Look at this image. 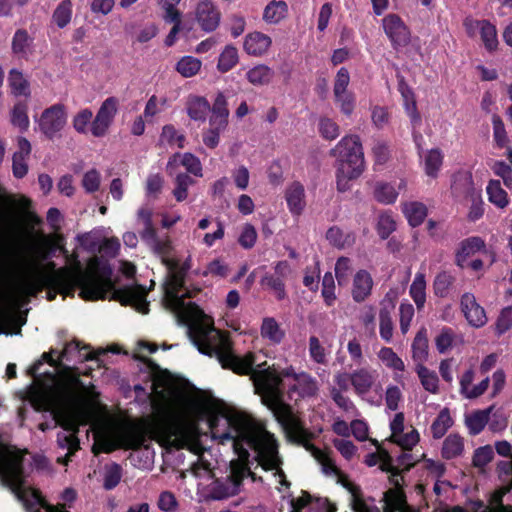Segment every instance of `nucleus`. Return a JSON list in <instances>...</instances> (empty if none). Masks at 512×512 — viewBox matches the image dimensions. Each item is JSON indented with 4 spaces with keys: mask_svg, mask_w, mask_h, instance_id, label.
I'll list each match as a JSON object with an SVG mask.
<instances>
[{
    "mask_svg": "<svg viewBox=\"0 0 512 512\" xmlns=\"http://www.w3.org/2000/svg\"><path fill=\"white\" fill-rule=\"evenodd\" d=\"M46 269L48 272H38L36 277L24 278L20 282L18 290L27 298L26 302L29 297L40 293L44 286L58 287L60 294L68 297H74L76 288H79V296L85 301L105 300L108 293L112 292V299L121 305L133 306L143 314L149 311L146 288L139 284L116 288L111 265L98 257L89 260L86 270L82 269L79 262L75 267L56 268L54 261H48Z\"/></svg>",
    "mask_w": 512,
    "mask_h": 512,
    "instance_id": "obj_1",
    "label": "nucleus"
},
{
    "mask_svg": "<svg viewBox=\"0 0 512 512\" xmlns=\"http://www.w3.org/2000/svg\"><path fill=\"white\" fill-rule=\"evenodd\" d=\"M212 439L219 444L232 443L238 456L230 462L228 479L239 489L249 471L250 453L244 447L247 444L255 453V461L265 470L278 469L282 464L279 456V444L274 434L267 431L265 425L252 415L238 410L226 414H213L208 419Z\"/></svg>",
    "mask_w": 512,
    "mask_h": 512,
    "instance_id": "obj_2",
    "label": "nucleus"
},
{
    "mask_svg": "<svg viewBox=\"0 0 512 512\" xmlns=\"http://www.w3.org/2000/svg\"><path fill=\"white\" fill-rule=\"evenodd\" d=\"M191 334L199 352L215 357L222 368L238 375L251 374L256 392L261 396L263 404L273 413L277 422L293 413L292 407L284 402L283 380L274 365L254 369L255 354L248 352L244 356L236 355L228 332L221 330L209 332L202 326H195L191 328Z\"/></svg>",
    "mask_w": 512,
    "mask_h": 512,
    "instance_id": "obj_3",
    "label": "nucleus"
},
{
    "mask_svg": "<svg viewBox=\"0 0 512 512\" xmlns=\"http://www.w3.org/2000/svg\"><path fill=\"white\" fill-rule=\"evenodd\" d=\"M194 423L181 417L163 412L157 415L148 426L130 425L118 435L117 447L124 450H139L149 439L161 440L176 449L185 448L196 432ZM116 449L112 444H105L103 451L111 453Z\"/></svg>",
    "mask_w": 512,
    "mask_h": 512,
    "instance_id": "obj_4",
    "label": "nucleus"
},
{
    "mask_svg": "<svg viewBox=\"0 0 512 512\" xmlns=\"http://www.w3.org/2000/svg\"><path fill=\"white\" fill-rule=\"evenodd\" d=\"M0 482L22 502L28 512H67L62 504L51 505L37 489L26 486L23 454L11 446L0 444Z\"/></svg>",
    "mask_w": 512,
    "mask_h": 512,
    "instance_id": "obj_5",
    "label": "nucleus"
},
{
    "mask_svg": "<svg viewBox=\"0 0 512 512\" xmlns=\"http://www.w3.org/2000/svg\"><path fill=\"white\" fill-rule=\"evenodd\" d=\"M165 266L168 270L164 296L165 307L174 313L178 323L188 327V336L194 344V338L191 334L192 327L202 326L209 332L217 329L202 322L205 314L196 303H185V298H192L193 295L188 291L180 294L185 290L187 273L177 267V259L165 261Z\"/></svg>",
    "mask_w": 512,
    "mask_h": 512,
    "instance_id": "obj_6",
    "label": "nucleus"
},
{
    "mask_svg": "<svg viewBox=\"0 0 512 512\" xmlns=\"http://www.w3.org/2000/svg\"><path fill=\"white\" fill-rule=\"evenodd\" d=\"M65 398V391L54 386L32 387L28 391V400L35 411L50 412L55 421V426L62 427L64 431L78 434V419L76 415L63 407Z\"/></svg>",
    "mask_w": 512,
    "mask_h": 512,
    "instance_id": "obj_7",
    "label": "nucleus"
},
{
    "mask_svg": "<svg viewBox=\"0 0 512 512\" xmlns=\"http://www.w3.org/2000/svg\"><path fill=\"white\" fill-rule=\"evenodd\" d=\"M330 155L337 159L338 165L350 168L365 169L363 147L358 135L344 136L330 150Z\"/></svg>",
    "mask_w": 512,
    "mask_h": 512,
    "instance_id": "obj_8",
    "label": "nucleus"
},
{
    "mask_svg": "<svg viewBox=\"0 0 512 512\" xmlns=\"http://www.w3.org/2000/svg\"><path fill=\"white\" fill-rule=\"evenodd\" d=\"M119 99L115 96L107 97L100 105L95 118L91 123V134L94 137H104L118 113Z\"/></svg>",
    "mask_w": 512,
    "mask_h": 512,
    "instance_id": "obj_9",
    "label": "nucleus"
},
{
    "mask_svg": "<svg viewBox=\"0 0 512 512\" xmlns=\"http://www.w3.org/2000/svg\"><path fill=\"white\" fill-rule=\"evenodd\" d=\"M278 423L283 428L287 438L308 452H318V447L311 442L312 434L304 427L302 421L294 413L281 419Z\"/></svg>",
    "mask_w": 512,
    "mask_h": 512,
    "instance_id": "obj_10",
    "label": "nucleus"
},
{
    "mask_svg": "<svg viewBox=\"0 0 512 512\" xmlns=\"http://www.w3.org/2000/svg\"><path fill=\"white\" fill-rule=\"evenodd\" d=\"M66 121L65 106L61 103H56L42 112L39 119V128L51 140L64 128Z\"/></svg>",
    "mask_w": 512,
    "mask_h": 512,
    "instance_id": "obj_11",
    "label": "nucleus"
},
{
    "mask_svg": "<svg viewBox=\"0 0 512 512\" xmlns=\"http://www.w3.org/2000/svg\"><path fill=\"white\" fill-rule=\"evenodd\" d=\"M382 25L394 49L405 47L410 43V30L399 15L394 13L386 15L382 19Z\"/></svg>",
    "mask_w": 512,
    "mask_h": 512,
    "instance_id": "obj_12",
    "label": "nucleus"
},
{
    "mask_svg": "<svg viewBox=\"0 0 512 512\" xmlns=\"http://www.w3.org/2000/svg\"><path fill=\"white\" fill-rule=\"evenodd\" d=\"M461 311L469 325L481 328L487 323V316L484 308L480 306L472 293H464L460 300Z\"/></svg>",
    "mask_w": 512,
    "mask_h": 512,
    "instance_id": "obj_13",
    "label": "nucleus"
},
{
    "mask_svg": "<svg viewBox=\"0 0 512 512\" xmlns=\"http://www.w3.org/2000/svg\"><path fill=\"white\" fill-rule=\"evenodd\" d=\"M107 350L98 349L97 351H92V347L89 344H82L78 340H73L67 343L60 354V359L65 361H71L72 355L77 354L80 361H97L101 362L100 357L105 355Z\"/></svg>",
    "mask_w": 512,
    "mask_h": 512,
    "instance_id": "obj_14",
    "label": "nucleus"
},
{
    "mask_svg": "<svg viewBox=\"0 0 512 512\" xmlns=\"http://www.w3.org/2000/svg\"><path fill=\"white\" fill-rule=\"evenodd\" d=\"M220 11L209 0H204L198 3L196 8V20L202 30L206 32L214 31L220 23Z\"/></svg>",
    "mask_w": 512,
    "mask_h": 512,
    "instance_id": "obj_15",
    "label": "nucleus"
},
{
    "mask_svg": "<svg viewBox=\"0 0 512 512\" xmlns=\"http://www.w3.org/2000/svg\"><path fill=\"white\" fill-rule=\"evenodd\" d=\"M479 192L481 190L475 188L470 172L461 171L453 175L451 193L456 199L467 200Z\"/></svg>",
    "mask_w": 512,
    "mask_h": 512,
    "instance_id": "obj_16",
    "label": "nucleus"
},
{
    "mask_svg": "<svg viewBox=\"0 0 512 512\" xmlns=\"http://www.w3.org/2000/svg\"><path fill=\"white\" fill-rule=\"evenodd\" d=\"M485 251L486 243L484 239L479 236L468 237L459 243V247L455 253V264L463 269L469 257L475 255L477 252Z\"/></svg>",
    "mask_w": 512,
    "mask_h": 512,
    "instance_id": "obj_17",
    "label": "nucleus"
},
{
    "mask_svg": "<svg viewBox=\"0 0 512 512\" xmlns=\"http://www.w3.org/2000/svg\"><path fill=\"white\" fill-rule=\"evenodd\" d=\"M285 200L291 214L299 216L305 209V188L299 181L292 182L285 190Z\"/></svg>",
    "mask_w": 512,
    "mask_h": 512,
    "instance_id": "obj_18",
    "label": "nucleus"
},
{
    "mask_svg": "<svg viewBox=\"0 0 512 512\" xmlns=\"http://www.w3.org/2000/svg\"><path fill=\"white\" fill-rule=\"evenodd\" d=\"M373 279L367 270L361 269L356 272L352 285V298L355 302H364L371 294Z\"/></svg>",
    "mask_w": 512,
    "mask_h": 512,
    "instance_id": "obj_19",
    "label": "nucleus"
},
{
    "mask_svg": "<svg viewBox=\"0 0 512 512\" xmlns=\"http://www.w3.org/2000/svg\"><path fill=\"white\" fill-rule=\"evenodd\" d=\"M210 111L209 101L198 95H189L186 100V112L189 118L196 122H205Z\"/></svg>",
    "mask_w": 512,
    "mask_h": 512,
    "instance_id": "obj_20",
    "label": "nucleus"
},
{
    "mask_svg": "<svg viewBox=\"0 0 512 512\" xmlns=\"http://www.w3.org/2000/svg\"><path fill=\"white\" fill-rule=\"evenodd\" d=\"M271 38L261 32H252L246 35L244 41V50L253 56L263 55L271 46Z\"/></svg>",
    "mask_w": 512,
    "mask_h": 512,
    "instance_id": "obj_21",
    "label": "nucleus"
},
{
    "mask_svg": "<svg viewBox=\"0 0 512 512\" xmlns=\"http://www.w3.org/2000/svg\"><path fill=\"white\" fill-rule=\"evenodd\" d=\"M383 512H401L407 504L403 488H390L383 493Z\"/></svg>",
    "mask_w": 512,
    "mask_h": 512,
    "instance_id": "obj_22",
    "label": "nucleus"
},
{
    "mask_svg": "<svg viewBox=\"0 0 512 512\" xmlns=\"http://www.w3.org/2000/svg\"><path fill=\"white\" fill-rule=\"evenodd\" d=\"M57 444L59 448L68 450L64 457H58L57 462L63 465H68L71 461V456L80 449V441L77 434L59 432L57 434Z\"/></svg>",
    "mask_w": 512,
    "mask_h": 512,
    "instance_id": "obj_23",
    "label": "nucleus"
},
{
    "mask_svg": "<svg viewBox=\"0 0 512 512\" xmlns=\"http://www.w3.org/2000/svg\"><path fill=\"white\" fill-rule=\"evenodd\" d=\"M464 452V439L458 433L449 434L443 441L441 456L445 460L460 457Z\"/></svg>",
    "mask_w": 512,
    "mask_h": 512,
    "instance_id": "obj_24",
    "label": "nucleus"
},
{
    "mask_svg": "<svg viewBox=\"0 0 512 512\" xmlns=\"http://www.w3.org/2000/svg\"><path fill=\"white\" fill-rule=\"evenodd\" d=\"M494 406H490L484 410H476L470 415L466 416L465 424L469 430V433L473 436L480 434L485 426L488 424L490 414Z\"/></svg>",
    "mask_w": 512,
    "mask_h": 512,
    "instance_id": "obj_25",
    "label": "nucleus"
},
{
    "mask_svg": "<svg viewBox=\"0 0 512 512\" xmlns=\"http://www.w3.org/2000/svg\"><path fill=\"white\" fill-rule=\"evenodd\" d=\"M375 382V376L366 368H360L352 372V386L357 395L367 394Z\"/></svg>",
    "mask_w": 512,
    "mask_h": 512,
    "instance_id": "obj_26",
    "label": "nucleus"
},
{
    "mask_svg": "<svg viewBox=\"0 0 512 512\" xmlns=\"http://www.w3.org/2000/svg\"><path fill=\"white\" fill-rule=\"evenodd\" d=\"M474 24L480 29L481 40L486 50L495 51L499 44L495 25L488 20H476Z\"/></svg>",
    "mask_w": 512,
    "mask_h": 512,
    "instance_id": "obj_27",
    "label": "nucleus"
},
{
    "mask_svg": "<svg viewBox=\"0 0 512 512\" xmlns=\"http://www.w3.org/2000/svg\"><path fill=\"white\" fill-rule=\"evenodd\" d=\"M326 239L338 249L351 247L356 241L354 232L345 233L340 227L332 226L326 232Z\"/></svg>",
    "mask_w": 512,
    "mask_h": 512,
    "instance_id": "obj_28",
    "label": "nucleus"
},
{
    "mask_svg": "<svg viewBox=\"0 0 512 512\" xmlns=\"http://www.w3.org/2000/svg\"><path fill=\"white\" fill-rule=\"evenodd\" d=\"M402 212L410 226L418 227L427 216V207L421 202H409L403 205Z\"/></svg>",
    "mask_w": 512,
    "mask_h": 512,
    "instance_id": "obj_29",
    "label": "nucleus"
},
{
    "mask_svg": "<svg viewBox=\"0 0 512 512\" xmlns=\"http://www.w3.org/2000/svg\"><path fill=\"white\" fill-rule=\"evenodd\" d=\"M488 200L499 209H505L509 203L508 193L502 188L499 180H490L486 187Z\"/></svg>",
    "mask_w": 512,
    "mask_h": 512,
    "instance_id": "obj_30",
    "label": "nucleus"
},
{
    "mask_svg": "<svg viewBox=\"0 0 512 512\" xmlns=\"http://www.w3.org/2000/svg\"><path fill=\"white\" fill-rule=\"evenodd\" d=\"M260 333L264 339L269 340L273 344H280L285 337L284 330L280 328V325L273 317L263 319Z\"/></svg>",
    "mask_w": 512,
    "mask_h": 512,
    "instance_id": "obj_31",
    "label": "nucleus"
},
{
    "mask_svg": "<svg viewBox=\"0 0 512 512\" xmlns=\"http://www.w3.org/2000/svg\"><path fill=\"white\" fill-rule=\"evenodd\" d=\"M364 170L358 168H350L346 166L337 165L336 170V186L337 190L341 193L350 190V182L357 179Z\"/></svg>",
    "mask_w": 512,
    "mask_h": 512,
    "instance_id": "obj_32",
    "label": "nucleus"
},
{
    "mask_svg": "<svg viewBox=\"0 0 512 512\" xmlns=\"http://www.w3.org/2000/svg\"><path fill=\"white\" fill-rule=\"evenodd\" d=\"M275 73L274 71L264 64H259L249 69L246 73V78L254 86L268 85Z\"/></svg>",
    "mask_w": 512,
    "mask_h": 512,
    "instance_id": "obj_33",
    "label": "nucleus"
},
{
    "mask_svg": "<svg viewBox=\"0 0 512 512\" xmlns=\"http://www.w3.org/2000/svg\"><path fill=\"white\" fill-rule=\"evenodd\" d=\"M9 87L11 88V93L18 97H30V85L29 82L25 79L23 73L17 69H11L8 76Z\"/></svg>",
    "mask_w": 512,
    "mask_h": 512,
    "instance_id": "obj_34",
    "label": "nucleus"
},
{
    "mask_svg": "<svg viewBox=\"0 0 512 512\" xmlns=\"http://www.w3.org/2000/svg\"><path fill=\"white\" fill-rule=\"evenodd\" d=\"M288 5L283 0H273L264 9L263 20L270 24H277L286 17Z\"/></svg>",
    "mask_w": 512,
    "mask_h": 512,
    "instance_id": "obj_35",
    "label": "nucleus"
},
{
    "mask_svg": "<svg viewBox=\"0 0 512 512\" xmlns=\"http://www.w3.org/2000/svg\"><path fill=\"white\" fill-rule=\"evenodd\" d=\"M33 44V38L26 29H17L13 35L11 49L13 54L25 57Z\"/></svg>",
    "mask_w": 512,
    "mask_h": 512,
    "instance_id": "obj_36",
    "label": "nucleus"
},
{
    "mask_svg": "<svg viewBox=\"0 0 512 512\" xmlns=\"http://www.w3.org/2000/svg\"><path fill=\"white\" fill-rule=\"evenodd\" d=\"M412 358L414 361L418 362V364H422L428 358V338H427V330L425 328H421L413 342H412Z\"/></svg>",
    "mask_w": 512,
    "mask_h": 512,
    "instance_id": "obj_37",
    "label": "nucleus"
},
{
    "mask_svg": "<svg viewBox=\"0 0 512 512\" xmlns=\"http://www.w3.org/2000/svg\"><path fill=\"white\" fill-rule=\"evenodd\" d=\"M11 124L17 127L20 132L28 130L30 121L28 117V105L26 101H18L11 110Z\"/></svg>",
    "mask_w": 512,
    "mask_h": 512,
    "instance_id": "obj_38",
    "label": "nucleus"
},
{
    "mask_svg": "<svg viewBox=\"0 0 512 512\" xmlns=\"http://www.w3.org/2000/svg\"><path fill=\"white\" fill-rule=\"evenodd\" d=\"M409 294L418 310L424 308L426 302V280L423 273H417L410 286Z\"/></svg>",
    "mask_w": 512,
    "mask_h": 512,
    "instance_id": "obj_39",
    "label": "nucleus"
},
{
    "mask_svg": "<svg viewBox=\"0 0 512 512\" xmlns=\"http://www.w3.org/2000/svg\"><path fill=\"white\" fill-rule=\"evenodd\" d=\"M453 425V419L448 408H443L431 424V433L434 439L442 438Z\"/></svg>",
    "mask_w": 512,
    "mask_h": 512,
    "instance_id": "obj_40",
    "label": "nucleus"
},
{
    "mask_svg": "<svg viewBox=\"0 0 512 512\" xmlns=\"http://www.w3.org/2000/svg\"><path fill=\"white\" fill-rule=\"evenodd\" d=\"M298 388V397H313L318 392V385L315 378L307 372H300L295 380Z\"/></svg>",
    "mask_w": 512,
    "mask_h": 512,
    "instance_id": "obj_41",
    "label": "nucleus"
},
{
    "mask_svg": "<svg viewBox=\"0 0 512 512\" xmlns=\"http://www.w3.org/2000/svg\"><path fill=\"white\" fill-rule=\"evenodd\" d=\"M456 278L448 271L439 272L433 281L434 294L439 298H446Z\"/></svg>",
    "mask_w": 512,
    "mask_h": 512,
    "instance_id": "obj_42",
    "label": "nucleus"
},
{
    "mask_svg": "<svg viewBox=\"0 0 512 512\" xmlns=\"http://www.w3.org/2000/svg\"><path fill=\"white\" fill-rule=\"evenodd\" d=\"M239 488L228 478L225 482L216 480L210 491V496L214 500H222L238 494Z\"/></svg>",
    "mask_w": 512,
    "mask_h": 512,
    "instance_id": "obj_43",
    "label": "nucleus"
},
{
    "mask_svg": "<svg viewBox=\"0 0 512 512\" xmlns=\"http://www.w3.org/2000/svg\"><path fill=\"white\" fill-rule=\"evenodd\" d=\"M416 372L420 379L423 388L430 393H437L439 386V379L436 372L429 370L423 364H417Z\"/></svg>",
    "mask_w": 512,
    "mask_h": 512,
    "instance_id": "obj_44",
    "label": "nucleus"
},
{
    "mask_svg": "<svg viewBox=\"0 0 512 512\" xmlns=\"http://www.w3.org/2000/svg\"><path fill=\"white\" fill-rule=\"evenodd\" d=\"M396 228L397 224L391 211H385L379 214L376 231L381 239H388Z\"/></svg>",
    "mask_w": 512,
    "mask_h": 512,
    "instance_id": "obj_45",
    "label": "nucleus"
},
{
    "mask_svg": "<svg viewBox=\"0 0 512 512\" xmlns=\"http://www.w3.org/2000/svg\"><path fill=\"white\" fill-rule=\"evenodd\" d=\"M202 62L193 56H183L176 63V71L183 77L189 78L195 76L201 69Z\"/></svg>",
    "mask_w": 512,
    "mask_h": 512,
    "instance_id": "obj_46",
    "label": "nucleus"
},
{
    "mask_svg": "<svg viewBox=\"0 0 512 512\" xmlns=\"http://www.w3.org/2000/svg\"><path fill=\"white\" fill-rule=\"evenodd\" d=\"M398 195V191L390 183L379 182L374 189L375 199L382 204H393L397 200Z\"/></svg>",
    "mask_w": 512,
    "mask_h": 512,
    "instance_id": "obj_47",
    "label": "nucleus"
},
{
    "mask_svg": "<svg viewBox=\"0 0 512 512\" xmlns=\"http://www.w3.org/2000/svg\"><path fill=\"white\" fill-rule=\"evenodd\" d=\"M285 281L286 280L280 277H276L271 275L270 273H266L261 279V285L272 290L277 300L281 301L287 297Z\"/></svg>",
    "mask_w": 512,
    "mask_h": 512,
    "instance_id": "obj_48",
    "label": "nucleus"
},
{
    "mask_svg": "<svg viewBox=\"0 0 512 512\" xmlns=\"http://www.w3.org/2000/svg\"><path fill=\"white\" fill-rule=\"evenodd\" d=\"M238 63V51L234 46L228 45L219 56L217 68L220 72L230 71Z\"/></svg>",
    "mask_w": 512,
    "mask_h": 512,
    "instance_id": "obj_49",
    "label": "nucleus"
},
{
    "mask_svg": "<svg viewBox=\"0 0 512 512\" xmlns=\"http://www.w3.org/2000/svg\"><path fill=\"white\" fill-rule=\"evenodd\" d=\"M53 21L59 28L66 27L72 18V2L71 0H63L59 3L53 13Z\"/></svg>",
    "mask_w": 512,
    "mask_h": 512,
    "instance_id": "obj_50",
    "label": "nucleus"
},
{
    "mask_svg": "<svg viewBox=\"0 0 512 512\" xmlns=\"http://www.w3.org/2000/svg\"><path fill=\"white\" fill-rule=\"evenodd\" d=\"M195 183V180L187 173H179L175 178V188L173 195L178 202L186 200L188 188Z\"/></svg>",
    "mask_w": 512,
    "mask_h": 512,
    "instance_id": "obj_51",
    "label": "nucleus"
},
{
    "mask_svg": "<svg viewBox=\"0 0 512 512\" xmlns=\"http://www.w3.org/2000/svg\"><path fill=\"white\" fill-rule=\"evenodd\" d=\"M379 359L386 365V367L395 371H404L405 364L403 360L394 352L390 347H383L378 353Z\"/></svg>",
    "mask_w": 512,
    "mask_h": 512,
    "instance_id": "obj_52",
    "label": "nucleus"
},
{
    "mask_svg": "<svg viewBox=\"0 0 512 512\" xmlns=\"http://www.w3.org/2000/svg\"><path fill=\"white\" fill-rule=\"evenodd\" d=\"M185 139V135L179 134L174 125L166 124L162 127L160 141L166 142L170 146L176 144L178 148L182 149Z\"/></svg>",
    "mask_w": 512,
    "mask_h": 512,
    "instance_id": "obj_53",
    "label": "nucleus"
},
{
    "mask_svg": "<svg viewBox=\"0 0 512 512\" xmlns=\"http://www.w3.org/2000/svg\"><path fill=\"white\" fill-rule=\"evenodd\" d=\"M209 112H211V115L209 117H216L229 120L230 111L228 108V100L223 92L219 91L216 94L213 104L210 105Z\"/></svg>",
    "mask_w": 512,
    "mask_h": 512,
    "instance_id": "obj_54",
    "label": "nucleus"
},
{
    "mask_svg": "<svg viewBox=\"0 0 512 512\" xmlns=\"http://www.w3.org/2000/svg\"><path fill=\"white\" fill-rule=\"evenodd\" d=\"M309 356L317 364L325 365L327 363V352L317 336L309 337Z\"/></svg>",
    "mask_w": 512,
    "mask_h": 512,
    "instance_id": "obj_55",
    "label": "nucleus"
},
{
    "mask_svg": "<svg viewBox=\"0 0 512 512\" xmlns=\"http://www.w3.org/2000/svg\"><path fill=\"white\" fill-rule=\"evenodd\" d=\"M494 458V450L491 445L477 448L472 457L474 467L484 469Z\"/></svg>",
    "mask_w": 512,
    "mask_h": 512,
    "instance_id": "obj_56",
    "label": "nucleus"
},
{
    "mask_svg": "<svg viewBox=\"0 0 512 512\" xmlns=\"http://www.w3.org/2000/svg\"><path fill=\"white\" fill-rule=\"evenodd\" d=\"M443 156L439 149H431L425 158V172L430 177H436L442 165Z\"/></svg>",
    "mask_w": 512,
    "mask_h": 512,
    "instance_id": "obj_57",
    "label": "nucleus"
},
{
    "mask_svg": "<svg viewBox=\"0 0 512 512\" xmlns=\"http://www.w3.org/2000/svg\"><path fill=\"white\" fill-rule=\"evenodd\" d=\"M380 336L386 342H390L393 336V322L391 311L388 308H381L379 312Z\"/></svg>",
    "mask_w": 512,
    "mask_h": 512,
    "instance_id": "obj_58",
    "label": "nucleus"
},
{
    "mask_svg": "<svg viewBox=\"0 0 512 512\" xmlns=\"http://www.w3.org/2000/svg\"><path fill=\"white\" fill-rule=\"evenodd\" d=\"M493 138L498 148H504L507 146L509 139L506 133L505 125L500 116L493 115Z\"/></svg>",
    "mask_w": 512,
    "mask_h": 512,
    "instance_id": "obj_59",
    "label": "nucleus"
},
{
    "mask_svg": "<svg viewBox=\"0 0 512 512\" xmlns=\"http://www.w3.org/2000/svg\"><path fill=\"white\" fill-rule=\"evenodd\" d=\"M467 201L471 202L469 207V211L467 214V219L470 222H476L481 219L485 213L484 201L482 199L481 192L478 194H474L473 197L467 199Z\"/></svg>",
    "mask_w": 512,
    "mask_h": 512,
    "instance_id": "obj_60",
    "label": "nucleus"
},
{
    "mask_svg": "<svg viewBox=\"0 0 512 512\" xmlns=\"http://www.w3.org/2000/svg\"><path fill=\"white\" fill-rule=\"evenodd\" d=\"M351 272V260L348 257H339L335 264V277L340 286L348 282Z\"/></svg>",
    "mask_w": 512,
    "mask_h": 512,
    "instance_id": "obj_61",
    "label": "nucleus"
},
{
    "mask_svg": "<svg viewBox=\"0 0 512 512\" xmlns=\"http://www.w3.org/2000/svg\"><path fill=\"white\" fill-rule=\"evenodd\" d=\"M257 236L255 227L250 223H246L238 237V243L244 249H251L256 243Z\"/></svg>",
    "mask_w": 512,
    "mask_h": 512,
    "instance_id": "obj_62",
    "label": "nucleus"
},
{
    "mask_svg": "<svg viewBox=\"0 0 512 512\" xmlns=\"http://www.w3.org/2000/svg\"><path fill=\"white\" fill-rule=\"evenodd\" d=\"M319 132L326 140H334L339 136L338 124L330 118L324 117L319 121Z\"/></svg>",
    "mask_w": 512,
    "mask_h": 512,
    "instance_id": "obj_63",
    "label": "nucleus"
},
{
    "mask_svg": "<svg viewBox=\"0 0 512 512\" xmlns=\"http://www.w3.org/2000/svg\"><path fill=\"white\" fill-rule=\"evenodd\" d=\"M512 327V306L503 308L495 323V331L498 336L504 334Z\"/></svg>",
    "mask_w": 512,
    "mask_h": 512,
    "instance_id": "obj_64",
    "label": "nucleus"
}]
</instances>
